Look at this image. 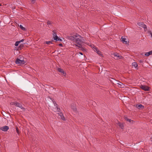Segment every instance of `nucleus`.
Returning a JSON list of instances; mask_svg holds the SVG:
<instances>
[{"instance_id":"4","label":"nucleus","mask_w":152,"mask_h":152,"mask_svg":"<svg viewBox=\"0 0 152 152\" xmlns=\"http://www.w3.org/2000/svg\"><path fill=\"white\" fill-rule=\"evenodd\" d=\"M140 88L145 91H147L150 90L149 88L147 86L141 85L140 86Z\"/></svg>"},{"instance_id":"9","label":"nucleus","mask_w":152,"mask_h":152,"mask_svg":"<svg viewBox=\"0 0 152 152\" xmlns=\"http://www.w3.org/2000/svg\"><path fill=\"white\" fill-rule=\"evenodd\" d=\"M58 71L59 72H61L63 75H65L66 74L65 72L61 68H58Z\"/></svg>"},{"instance_id":"28","label":"nucleus","mask_w":152,"mask_h":152,"mask_svg":"<svg viewBox=\"0 0 152 152\" xmlns=\"http://www.w3.org/2000/svg\"><path fill=\"white\" fill-rule=\"evenodd\" d=\"M53 103L54 105V106H56L57 105V104H56V102L55 101H53Z\"/></svg>"},{"instance_id":"33","label":"nucleus","mask_w":152,"mask_h":152,"mask_svg":"<svg viewBox=\"0 0 152 152\" xmlns=\"http://www.w3.org/2000/svg\"><path fill=\"white\" fill-rule=\"evenodd\" d=\"M58 41H62V39H61L58 38Z\"/></svg>"},{"instance_id":"37","label":"nucleus","mask_w":152,"mask_h":152,"mask_svg":"<svg viewBox=\"0 0 152 152\" xmlns=\"http://www.w3.org/2000/svg\"><path fill=\"white\" fill-rule=\"evenodd\" d=\"M80 53V54H81V55H83V53H81V52H80V53Z\"/></svg>"},{"instance_id":"5","label":"nucleus","mask_w":152,"mask_h":152,"mask_svg":"<svg viewBox=\"0 0 152 152\" xmlns=\"http://www.w3.org/2000/svg\"><path fill=\"white\" fill-rule=\"evenodd\" d=\"M9 128L8 126H5L0 128V130H1L2 131L4 132H6L9 129Z\"/></svg>"},{"instance_id":"21","label":"nucleus","mask_w":152,"mask_h":152,"mask_svg":"<svg viewBox=\"0 0 152 152\" xmlns=\"http://www.w3.org/2000/svg\"><path fill=\"white\" fill-rule=\"evenodd\" d=\"M138 25L142 27L144 25V23L142 22L138 23H137Z\"/></svg>"},{"instance_id":"3","label":"nucleus","mask_w":152,"mask_h":152,"mask_svg":"<svg viewBox=\"0 0 152 152\" xmlns=\"http://www.w3.org/2000/svg\"><path fill=\"white\" fill-rule=\"evenodd\" d=\"M14 105L18 107H19L20 108H21L22 109L23 111H25V109L24 107H23L22 105H21V104L18 103L17 102H14Z\"/></svg>"},{"instance_id":"16","label":"nucleus","mask_w":152,"mask_h":152,"mask_svg":"<svg viewBox=\"0 0 152 152\" xmlns=\"http://www.w3.org/2000/svg\"><path fill=\"white\" fill-rule=\"evenodd\" d=\"M132 65L135 68L137 67L138 66L136 62H133L132 64Z\"/></svg>"},{"instance_id":"6","label":"nucleus","mask_w":152,"mask_h":152,"mask_svg":"<svg viewBox=\"0 0 152 152\" xmlns=\"http://www.w3.org/2000/svg\"><path fill=\"white\" fill-rule=\"evenodd\" d=\"M113 55L115 57H116V58L118 59H121L123 57L121 56H120L119 54L117 53H114L113 54Z\"/></svg>"},{"instance_id":"29","label":"nucleus","mask_w":152,"mask_h":152,"mask_svg":"<svg viewBox=\"0 0 152 152\" xmlns=\"http://www.w3.org/2000/svg\"><path fill=\"white\" fill-rule=\"evenodd\" d=\"M16 131H17V133L18 134H19V130L17 127L16 128Z\"/></svg>"},{"instance_id":"34","label":"nucleus","mask_w":152,"mask_h":152,"mask_svg":"<svg viewBox=\"0 0 152 152\" xmlns=\"http://www.w3.org/2000/svg\"><path fill=\"white\" fill-rule=\"evenodd\" d=\"M59 45L60 46H62L63 45L62 44H59Z\"/></svg>"},{"instance_id":"36","label":"nucleus","mask_w":152,"mask_h":152,"mask_svg":"<svg viewBox=\"0 0 152 152\" xmlns=\"http://www.w3.org/2000/svg\"><path fill=\"white\" fill-rule=\"evenodd\" d=\"M20 59H23V58L21 57H20V58H19Z\"/></svg>"},{"instance_id":"20","label":"nucleus","mask_w":152,"mask_h":152,"mask_svg":"<svg viewBox=\"0 0 152 152\" xmlns=\"http://www.w3.org/2000/svg\"><path fill=\"white\" fill-rule=\"evenodd\" d=\"M20 28L23 31H25L26 30V28L23 27L22 25H20Z\"/></svg>"},{"instance_id":"32","label":"nucleus","mask_w":152,"mask_h":152,"mask_svg":"<svg viewBox=\"0 0 152 152\" xmlns=\"http://www.w3.org/2000/svg\"><path fill=\"white\" fill-rule=\"evenodd\" d=\"M24 41V39H21V40L19 41V42H20V43L21 42H23V41Z\"/></svg>"},{"instance_id":"27","label":"nucleus","mask_w":152,"mask_h":152,"mask_svg":"<svg viewBox=\"0 0 152 152\" xmlns=\"http://www.w3.org/2000/svg\"><path fill=\"white\" fill-rule=\"evenodd\" d=\"M78 35L80 37L81 36L80 35L76 34V35H75L73 37H74V38H78Z\"/></svg>"},{"instance_id":"30","label":"nucleus","mask_w":152,"mask_h":152,"mask_svg":"<svg viewBox=\"0 0 152 152\" xmlns=\"http://www.w3.org/2000/svg\"><path fill=\"white\" fill-rule=\"evenodd\" d=\"M31 2L33 3V4H34L35 1V0H31Z\"/></svg>"},{"instance_id":"19","label":"nucleus","mask_w":152,"mask_h":152,"mask_svg":"<svg viewBox=\"0 0 152 152\" xmlns=\"http://www.w3.org/2000/svg\"><path fill=\"white\" fill-rule=\"evenodd\" d=\"M94 48L95 49H96V51H97V53L98 54H99V55H102L101 52V51H99V50L97 51V48H96V47H95V48Z\"/></svg>"},{"instance_id":"2","label":"nucleus","mask_w":152,"mask_h":152,"mask_svg":"<svg viewBox=\"0 0 152 152\" xmlns=\"http://www.w3.org/2000/svg\"><path fill=\"white\" fill-rule=\"evenodd\" d=\"M15 63L16 64H19L20 65L24 64L25 61L23 59H20L19 58H17L15 61Z\"/></svg>"},{"instance_id":"23","label":"nucleus","mask_w":152,"mask_h":152,"mask_svg":"<svg viewBox=\"0 0 152 152\" xmlns=\"http://www.w3.org/2000/svg\"><path fill=\"white\" fill-rule=\"evenodd\" d=\"M142 27H143L144 28L145 31H146L147 26L145 25L144 24V25H143V26Z\"/></svg>"},{"instance_id":"11","label":"nucleus","mask_w":152,"mask_h":152,"mask_svg":"<svg viewBox=\"0 0 152 152\" xmlns=\"http://www.w3.org/2000/svg\"><path fill=\"white\" fill-rule=\"evenodd\" d=\"M121 41L122 42L125 43V44H128V43L127 41H126V39L125 38H123V37H122L121 38Z\"/></svg>"},{"instance_id":"17","label":"nucleus","mask_w":152,"mask_h":152,"mask_svg":"<svg viewBox=\"0 0 152 152\" xmlns=\"http://www.w3.org/2000/svg\"><path fill=\"white\" fill-rule=\"evenodd\" d=\"M118 125H119L120 128H121L122 129H123L124 128V126L123 123H119L118 124Z\"/></svg>"},{"instance_id":"24","label":"nucleus","mask_w":152,"mask_h":152,"mask_svg":"<svg viewBox=\"0 0 152 152\" xmlns=\"http://www.w3.org/2000/svg\"><path fill=\"white\" fill-rule=\"evenodd\" d=\"M58 36H55L53 39L55 40L56 41H58Z\"/></svg>"},{"instance_id":"26","label":"nucleus","mask_w":152,"mask_h":152,"mask_svg":"<svg viewBox=\"0 0 152 152\" xmlns=\"http://www.w3.org/2000/svg\"><path fill=\"white\" fill-rule=\"evenodd\" d=\"M20 43V42L19 41H16L15 44V45L16 46H17L19 45V44Z\"/></svg>"},{"instance_id":"18","label":"nucleus","mask_w":152,"mask_h":152,"mask_svg":"<svg viewBox=\"0 0 152 152\" xmlns=\"http://www.w3.org/2000/svg\"><path fill=\"white\" fill-rule=\"evenodd\" d=\"M117 83V84H118V86L119 87H124L123 86V84L121 83Z\"/></svg>"},{"instance_id":"7","label":"nucleus","mask_w":152,"mask_h":152,"mask_svg":"<svg viewBox=\"0 0 152 152\" xmlns=\"http://www.w3.org/2000/svg\"><path fill=\"white\" fill-rule=\"evenodd\" d=\"M76 45L78 47V48H79V49L82 50L83 51H86V49L85 48H83V46L81 45Z\"/></svg>"},{"instance_id":"22","label":"nucleus","mask_w":152,"mask_h":152,"mask_svg":"<svg viewBox=\"0 0 152 152\" xmlns=\"http://www.w3.org/2000/svg\"><path fill=\"white\" fill-rule=\"evenodd\" d=\"M53 38L54 37H55V36H57V35H56V33L54 31H53Z\"/></svg>"},{"instance_id":"12","label":"nucleus","mask_w":152,"mask_h":152,"mask_svg":"<svg viewBox=\"0 0 152 152\" xmlns=\"http://www.w3.org/2000/svg\"><path fill=\"white\" fill-rule=\"evenodd\" d=\"M136 107L139 109H143L144 108V106L141 104L137 105Z\"/></svg>"},{"instance_id":"35","label":"nucleus","mask_w":152,"mask_h":152,"mask_svg":"<svg viewBox=\"0 0 152 152\" xmlns=\"http://www.w3.org/2000/svg\"><path fill=\"white\" fill-rule=\"evenodd\" d=\"M150 34L151 36V37L152 38V33H151V32H150Z\"/></svg>"},{"instance_id":"8","label":"nucleus","mask_w":152,"mask_h":152,"mask_svg":"<svg viewBox=\"0 0 152 152\" xmlns=\"http://www.w3.org/2000/svg\"><path fill=\"white\" fill-rule=\"evenodd\" d=\"M58 114L59 116H60V118L61 119H62V120L64 121L65 118L64 116L63 113L61 112H59L58 113Z\"/></svg>"},{"instance_id":"31","label":"nucleus","mask_w":152,"mask_h":152,"mask_svg":"<svg viewBox=\"0 0 152 152\" xmlns=\"http://www.w3.org/2000/svg\"><path fill=\"white\" fill-rule=\"evenodd\" d=\"M72 108L73 109V110L74 111H75L77 110V109L75 107L73 108Z\"/></svg>"},{"instance_id":"15","label":"nucleus","mask_w":152,"mask_h":152,"mask_svg":"<svg viewBox=\"0 0 152 152\" xmlns=\"http://www.w3.org/2000/svg\"><path fill=\"white\" fill-rule=\"evenodd\" d=\"M152 54V51H149L148 52H147L146 53H145V55L146 56H148L150 55H151Z\"/></svg>"},{"instance_id":"38","label":"nucleus","mask_w":152,"mask_h":152,"mask_svg":"<svg viewBox=\"0 0 152 152\" xmlns=\"http://www.w3.org/2000/svg\"><path fill=\"white\" fill-rule=\"evenodd\" d=\"M1 6V4H0V6Z\"/></svg>"},{"instance_id":"1","label":"nucleus","mask_w":152,"mask_h":152,"mask_svg":"<svg viewBox=\"0 0 152 152\" xmlns=\"http://www.w3.org/2000/svg\"><path fill=\"white\" fill-rule=\"evenodd\" d=\"M78 38H74V37L72 36H68L67 37L68 39L76 42L78 44L77 45H81L82 43H85V40L83 39V37L81 36H79L78 35Z\"/></svg>"},{"instance_id":"13","label":"nucleus","mask_w":152,"mask_h":152,"mask_svg":"<svg viewBox=\"0 0 152 152\" xmlns=\"http://www.w3.org/2000/svg\"><path fill=\"white\" fill-rule=\"evenodd\" d=\"M56 107V108H55V110H56V111H55V112H58V113L60 112V108L59 107H58V105L55 106Z\"/></svg>"},{"instance_id":"39","label":"nucleus","mask_w":152,"mask_h":152,"mask_svg":"<svg viewBox=\"0 0 152 152\" xmlns=\"http://www.w3.org/2000/svg\"><path fill=\"white\" fill-rule=\"evenodd\" d=\"M130 1H131L132 0H130Z\"/></svg>"},{"instance_id":"14","label":"nucleus","mask_w":152,"mask_h":152,"mask_svg":"<svg viewBox=\"0 0 152 152\" xmlns=\"http://www.w3.org/2000/svg\"><path fill=\"white\" fill-rule=\"evenodd\" d=\"M124 119H125L126 121H127L130 123H131L132 121L133 122V121L132 120H131L130 119L126 117L125 116Z\"/></svg>"},{"instance_id":"25","label":"nucleus","mask_w":152,"mask_h":152,"mask_svg":"<svg viewBox=\"0 0 152 152\" xmlns=\"http://www.w3.org/2000/svg\"><path fill=\"white\" fill-rule=\"evenodd\" d=\"M45 43L47 45H49L50 44H53L52 41H46L45 42Z\"/></svg>"},{"instance_id":"10","label":"nucleus","mask_w":152,"mask_h":152,"mask_svg":"<svg viewBox=\"0 0 152 152\" xmlns=\"http://www.w3.org/2000/svg\"><path fill=\"white\" fill-rule=\"evenodd\" d=\"M52 23L53 22L52 21H48L47 22V24L48 25V26L49 28H50L52 27Z\"/></svg>"}]
</instances>
